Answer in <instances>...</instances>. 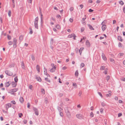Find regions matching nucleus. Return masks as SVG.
Masks as SVG:
<instances>
[{"instance_id": "obj_1", "label": "nucleus", "mask_w": 125, "mask_h": 125, "mask_svg": "<svg viewBox=\"0 0 125 125\" xmlns=\"http://www.w3.org/2000/svg\"><path fill=\"white\" fill-rule=\"evenodd\" d=\"M65 112L66 113L67 116L68 118H69L70 117L71 114L69 111L68 107L67 106H65L64 108Z\"/></svg>"}, {"instance_id": "obj_2", "label": "nucleus", "mask_w": 125, "mask_h": 125, "mask_svg": "<svg viewBox=\"0 0 125 125\" xmlns=\"http://www.w3.org/2000/svg\"><path fill=\"white\" fill-rule=\"evenodd\" d=\"M38 17H37L35 18L34 21V26L35 28L37 29L38 28Z\"/></svg>"}, {"instance_id": "obj_3", "label": "nucleus", "mask_w": 125, "mask_h": 125, "mask_svg": "<svg viewBox=\"0 0 125 125\" xmlns=\"http://www.w3.org/2000/svg\"><path fill=\"white\" fill-rule=\"evenodd\" d=\"M5 73L7 75L11 76L13 75V73L9 70H6L5 71Z\"/></svg>"}, {"instance_id": "obj_4", "label": "nucleus", "mask_w": 125, "mask_h": 125, "mask_svg": "<svg viewBox=\"0 0 125 125\" xmlns=\"http://www.w3.org/2000/svg\"><path fill=\"white\" fill-rule=\"evenodd\" d=\"M76 117L80 119L83 118L84 116L80 114H78L76 115Z\"/></svg>"}, {"instance_id": "obj_5", "label": "nucleus", "mask_w": 125, "mask_h": 125, "mask_svg": "<svg viewBox=\"0 0 125 125\" xmlns=\"http://www.w3.org/2000/svg\"><path fill=\"white\" fill-rule=\"evenodd\" d=\"M51 65L53 67L51 69L50 71V72H53L55 71L56 67L54 66V65L53 63H52L51 64Z\"/></svg>"}, {"instance_id": "obj_6", "label": "nucleus", "mask_w": 125, "mask_h": 125, "mask_svg": "<svg viewBox=\"0 0 125 125\" xmlns=\"http://www.w3.org/2000/svg\"><path fill=\"white\" fill-rule=\"evenodd\" d=\"M17 42V40L15 38L13 39V42H14L13 47L14 48L16 47Z\"/></svg>"}, {"instance_id": "obj_7", "label": "nucleus", "mask_w": 125, "mask_h": 125, "mask_svg": "<svg viewBox=\"0 0 125 125\" xmlns=\"http://www.w3.org/2000/svg\"><path fill=\"white\" fill-rule=\"evenodd\" d=\"M33 109L34 112V113L35 115L37 116L38 115H39V112L37 109L36 108L33 107Z\"/></svg>"}, {"instance_id": "obj_8", "label": "nucleus", "mask_w": 125, "mask_h": 125, "mask_svg": "<svg viewBox=\"0 0 125 125\" xmlns=\"http://www.w3.org/2000/svg\"><path fill=\"white\" fill-rule=\"evenodd\" d=\"M11 107V104L10 103H8L6 104V108L7 110L10 107Z\"/></svg>"}, {"instance_id": "obj_9", "label": "nucleus", "mask_w": 125, "mask_h": 125, "mask_svg": "<svg viewBox=\"0 0 125 125\" xmlns=\"http://www.w3.org/2000/svg\"><path fill=\"white\" fill-rule=\"evenodd\" d=\"M11 83V82L10 81H8L7 82L5 83V85L6 87H8L9 86Z\"/></svg>"}, {"instance_id": "obj_10", "label": "nucleus", "mask_w": 125, "mask_h": 125, "mask_svg": "<svg viewBox=\"0 0 125 125\" xmlns=\"http://www.w3.org/2000/svg\"><path fill=\"white\" fill-rule=\"evenodd\" d=\"M86 45L88 47H89L90 46V44L88 40H86Z\"/></svg>"}, {"instance_id": "obj_11", "label": "nucleus", "mask_w": 125, "mask_h": 125, "mask_svg": "<svg viewBox=\"0 0 125 125\" xmlns=\"http://www.w3.org/2000/svg\"><path fill=\"white\" fill-rule=\"evenodd\" d=\"M18 90V88H15L10 90V92H9V93H10V92L14 93L16 92Z\"/></svg>"}, {"instance_id": "obj_12", "label": "nucleus", "mask_w": 125, "mask_h": 125, "mask_svg": "<svg viewBox=\"0 0 125 125\" xmlns=\"http://www.w3.org/2000/svg\"><path fill=\"white\" fill-rule=\"evenodd\" d=\"M102 26V31H105L106 28V25L105 24H103Z\"/></svg>"}, {"instance_id": "obj_13", "label": "nucleus", "mask_w": 125, "mask_h": 125, "mask_svg": "<svg viewBox=\"0 0 125 125\" xmlns=\"http://www.w3.org/2000/svg\"><path fill=\"white\" fill-rule=\"evenodd\" d=\"M102 56L103 59L105 61L106 60V58L105 56V54L103 53H102Z\"/></svg>"}, {"instance_id": "obj_14", "label": "nucleus", "mask_w": 125, "mask_h": 125, "mask_svg": "<svg viewBox=\"0 0 125 125\" xmlns=\"http://www.w3.org/2000/svg\"><path fill=\"white\" fill-rule=\"evenodd\" d=\"M11 84L12 85V86L13 87H15L16 86L17 83L16 82H12L11 83Z\"/></svg>"}, {"instance_id": "obj_15", "label": "nucleus", "mask_w": 125, "mask_h": 125, "mask_svg": "<svg viewBox=\"0 0 125 125\" xmlns=\"http://www.w3.org/2000/svg\"><path fill=\"white\" fill-rule=\"evenodd\" d=\"M88 25L90 29L91 30H94V28L90 24H88Z\"/></svg>"}, {"instance_id": "obj_16", "label": "nucleus", "mask_w": 125, "mask_h": 125, "mask_svg": "<svg viewBox=\"0 0 125 125\" xmlns=\"http://www.w3.org/2000/svg\"><path fill=\"white\" fill-rule=\"evenodd\" d=\"M57 109L59 112H62V109L59 106L57 107Z\"/></svg>"}, {"instance_id": "obj_17", "label": "nucleus", "mask_w": 125, "mask_h": 125, "mask_svg": "<svg viewBox=\"0 0 125 125\" xmlns=\"http://www.w3.org/2000/svg\"><path fill=\"white\" fill-rule=\"evenodd\" d=\"M36 69L38 71V73L39 72H40V68L39 67L38 65H37L36 66Z\"/></svg>"}, {"instance_id": "obj_18", "label": "nucleus", "mask_w": 125, "mask_h": 125, "mask_svg": "<svg viewBox=\"0 0 125 125\" xmlns=\"http://www.w3.org/2000/svg\"><path fill=\"white\" fill-rule=\"evenodd\" d=\"M23 38V36L21 35L19 37V40L21 41L22 40Z\"/></svg>"}, {"instance_id": "obj_19", "label": "nucleus", "mask_w": 125, "mask_h": 125, "mask_svg": "<svg viewBox=\"0 0 125 125\" xmlns=\"http://www.w3.org/2000/svg\"><path fill=\"white\" fill-rule=\"evenodd\" d=\"M20 100L21 103L23 102L24 101V99L23 97H20Z\"/></svg>"}, {"instance_id": "obj_20", "label": "nucleus", "mask_w": 125, "mask_h": 125, "mask_svg": "<svg viewBox=\"0 0 125 125\" xmlns=\"http://www.w3.org/2000/svg\"><path fill=\"white\" fill-rule=\"evenodd\" d=\"M118 39L120 41H122V39L121 37L120 36H118Z\"/></svg>"}, {"instance_id": "obj_21", "label": "nucleus", "mask_w": 125, "mask_h": 125, "mask_svg": "<svg viewBox=\"0 0 125 125\" xmlns=\"http://www.w3.org/2000/svg\"><path fill=\"white\" fill-rule=\"evenodd\" d=\"M36 79L39 82H41V78L40 77H37Z\"/></svg>"}, {"instance_id": "obj_22", "label": "nucleus", "mask_w": 125, "mask_h": 125, "mask_svg": "<svg viewBox=\"0 0 125 125\" xmlns=\"http://www.w3.org/2000/svg\"><path fill=\"white\" fill-rule=\"evenodd\" d=\"M75 35L74 34H72L70 35L69 36V38H71L74 36Z\"/></svg>"}, {"instance_id": "obj_23", "label": "nucleus", "mask_w": 125, "mask_h": 125, "mask_svg": "<svg viewBox=\"0 0 125 125\" xmlns=\"http://www.w3.org/2000/svg\"><path fill=\"white\" fill-rule=\"evenodd\" d=\"M14 81L15 82H17L18 80V79L17 76L14 79Z\"/></svg>"}, {"instance_id": "obj_24", "label": "nucleus", "mask_w": 125, "mask_h": 125, "mask_svg": "<svg viewBox=\"0 0 125 125\" xmlns=\"http://www.w3.org/2000/svg\"><path fill=\"white\" fill-rule=\"evenodd\" d=\"M56 28L58 29H60L61 28V27L60 25L58 24H57L55 26Z\"/></svg>"}, {"instance_id": "obj_25", "label": "nucleus", "mask_w": 125, "mask_h": 125, "mask_svg": "<svg viewBox=\"0 0 125 125\" xmlns=\"http://www.w3.org/2000/svg\"><path fill=\"white\" fill-rule=\"evenodd\" d=\"M78 74V71L77 70L76 71L75 75V76H77Z\"/></svg>"}, {"instance_id": "obj_26", "label": "nucleus", "mask_w": 125, "mask_h": 125, "mask_svg": "<svg viewBox=\"0 0 125 125\" xmlns=\"http://www.w3.org/2000/svg\"><path fill=\"white\" fill-rule=\"evenodd\" d=\"M41 91L42 93L43 94H45V91L44 89H41Z\"/></svg>"}, {"instance_id": "obj_27", "label": "nucleus", "mask_w": 125, "mask_h": 125, "mask_svg": "<svg viewBox=\"0 0 125 125\" xmlns=\"http://www.w3.org/2000/svg\"><path fill=\"white\" fill-rule=\"evenodd\" d=\"M14 64L13 63H12L9 65V67L10 68H11L13 67H14Z\"/></svg>"}, {"instance_id": "obj_28", "label": "nucleus", "mask_w": 125, "mask_h": 125, "mask_svg": "<svg viewBox=\"0 0 125 125\" xmlns=\"http://www.w3.org/2000/svg\"><path fill=\"white\" fill-rule=\"evenodd\" d=\"M7 37L8 39V40H10L11 39V37L9 35H7Z\"/></svg>"}, {"instance_id": "obj_29", "label": "nucleus", "mask_w": 125, "mask_h": 125, "mask_svg": "<svg viewBox=\"0 0 125 125\" xmlns=\"http://www.w3.org/2000/svg\"><path fill=\"white\" fill-rule=\"evenodd\" d=\"M13 43V42L11 41H9L8 42V44L9 45H12Z\"/></svg>"}, {"instance_id": "obj_30", "label": "nucleus", "mask_w": 125, "mask_h": 125, "mask_svg": "<svg viewBox=\"0 0 125 125\" xmlns=\"http://www.w3.org/2000/svg\"><path fill=\"white\" fill-rule=\"evenodd\" d=\"M105 69V67L104 66H102L101 68H100V69L101 70H104Z\"/></svg>"}, {"instance_id": "obj_31", "label": "nucleus", "mask_w": 125, "mask_h": 125, "mask_svg": "<svg viewBox=\"0 0 125 125\" xmlns=\"http://www.w3.org/2000/svg\"><path fill=\"white\" fill-rule=\"evenodd\" d=\"M85 65L83 63H82L81 64L80 66L81 67H83Z\"/></svg>"}, {"instance_id": "obj_32", "label": "nucleus", "mask_w": 125, "mask_h": 125, "mask_svg": "<svg viewBox=\"0 0 125 125\" xmlns=\"http://www.w3.org/2000/svg\"><path fill=\"white\" fill-rule=\"evenodd\" d=\"M11 11L10 10H9V11L8 13V15L10 17L11 16Z\"/></svg>"}, {"instance_id": "obj_33", "label": "nucleus", "mask_w": 125, "mask_h": 125, "mask_svg": "<svg viewBox=\"0 0 125 125\" xmlns=\"http://www.w3.org/2000/svg\"><path fill=\"white\" fill-rule=\"evenodd\" d=\"M21 66L22 68L24 69L25 67L24 63L22 62L21 63Z\"/></svg>"}, {"instance_id": "obj_34", "label": "nucleus", "mask_w": 125, "mask_h": 125, "mask_svg": "<svg viewBox=\"0 0 125 125\" xmlns=\"http://www.w3.org/2000/svg\"><path fill=\"white\" fill-rule=\"evenodd\" d=\"M119 3L120 4L122 5H123V4H124V3L123 2V1H119Z\"/></svg>"}, {"instance_id": "obj_35", "label": "nucleus", "mask_w": 125, "mask_h": 125, "mask_svg": "<svg viewBox=\"0 0 125 125\" xmlns=\"http://www.w3.org/2000/svg\"><path fill=\"white\" fill-rule=\"evenodd\" d=\"M106 20H104V21L101 23V25L104 24H106Z\"/></svg>"}, {"instance_id": "obj_36", "label": "nucleus", "mask_w": 125, "mask_h": 125, "mask_svg": "<svg viewBox=\"0 0 125 125\" xmlns=\"http://www.w3.org/2000/svg\"><path fill=\"white\" fill-rule=\"evenodd\" d=\"M83 49V48H81L79 50V52L80 53V55H81V52H82V51Z\"/></svg>"}, {"instance_id": "obj_37", "label": "nucleus", "mask_w": 125, "mask_h": 125, "mask_svg": "<svg viewBox=\"0 0 125 125\" xmlns=\"http://www.w3.org/2000/svg\"><path fill=\"white\" fill-rule=\"evenodd\" d=\"M45 69V70L46 71H44V74H46V75H47V72L46 69V68H44V70Z\"/></svg>"}, {"instance_id": "obj_38", "label": "nucleus", "mask_w": 125, "mask_h": 125, "mask_svg": "<svg viewBox=\"0 0 125 125\" xmlns=\"http://www.w3.org/2000/svg\"><path fill=\"white\" fill-rule=\"evenodd\" d=\"M82 94V91H80L79 92V94H78L79 96H81V94Z\"/></svg>"}, {"instance_id": "obj_39", "label": "nucleus", "mask_w": 125, "mask_h": 125, "mask_svg": "<svg viewBox=\"0 0 125 125\" xmlns=\"http://www.w3.org/2000/svg\"><path fill=\"white\" fill-rule=\"evenodd\" d=\"M45 80L47 82H50V80H48V78H45Z\"/></svg>"}, {"instance_id": "obj_40", "label": "nucleus", "mask_w": 125, "mask_h": 125, "mask_svg": "<svg viewBox=\"0 0 125 125\" xmlns=\"http://www.w3.org/2000/svg\"><path fill=\"white\" fill-rule=\"evenodd\" d=\"M60 113V116L62 117L63 116V113L62 112H59Z\"/></svg>"}, {"instance_id": "obj_41", "label": "nucleus", "mask_w": 125, "mask_h": 125, "mask_svg": "<svg viewBox=\"0 0 125 125\" xmlns=\"http://www.w3.org/2000/svg\"><path fill=\"white\" fill-rule=\"evenodd\" d=\"M110 61L114 63V61L113 59L112 58H110Z\"/></svg>"}, {"instance_id": "obj_42", "label": "nucleus", "mask_w": 125, "mask_h": 125, "mask_svg": "<svg viewBox=\"0 0 125 125\" xmlns=\"http://www.w3.org/2000/svg\"><path fill=\"white\" fill-rule=\"evenodd\" d=\"M11 102L13 104H16V102L15 101H14V100H13V101H11Z\"/></svg>"}, {"instance_id": "obj_43", "label": "nucleus", "mask_w": 125, "mask_h": 125, "mask_svg": "<svg viewBox=\"0 0 125 125\" xmlns=\"http://www.w3.org/2000/svg\"><path fill=\"white\" fill-rule=\"evenodd\" d=\"M32 30L30 28V31L29 32V33L30 34H32Z\"/></svg>"}, {"instance_id": "obj_44", "label": "nucleus", "mask_w": 125, "mask_h": 125, "mask_svg": "<svg viewBox=\"0 0 125 125\" xmlns=\"http://www.w3.org/2000/svg\"><path fill=\"white\" fill-rule=\"evenodd\" d=\"M111 95V94H106V96L107 97H108L110 96Z\"/></svg>"}, {"instance_id": "obj_45", "label": "nucleus", "mask_w": 125, "mask_h": 125, "mask_svg": "<svg viewBox=\"0 0 125 125\" xmlns=\"http://www.w3.org/2000/svg\"><path fill=\"white\" fill-rule=\"evenodd\" d=\"M53 40L52 38L51 40L50 43L51 44H53Z\"/></svg>"}, {"instance_id": "obj_46", "label": "nucleus", "mask_w": 125, "mask_h": 125, "mask_svg": "<svg viewBox=\"0 0 125 125\" xmlns=\"http://www.w3.org/2000/svg\"><path fill=\"white\" fill-rule=\"evenodd\" d=\"M98 94L101 97H103L102 94L98 92Z\"/></svg>"}, {"instance_id": "obj_47", "label": "nucleus", "mask_w": 125, "mask_h": 125, "mask_svg": "<svg viewBox=\"0 0 125 125\" xmlns=\"http://www.w3.org/2000/svg\"><path fill=\"white\" fill-rule=\"evenodd\" d=\"M23 122L24 123V124H26L27 123V121L26 120H24L23 121Z\"/></svg>"}, {"instance_id": "obj_48", "label": "nucleus", "mask_w": 125, "mask_h": 125, "mask_svg": "<svg viewBox=\"0 0 125 125\" xmlns=\"http://www.w3.org/2000/svg\"><path fill=\"white\" fill-rule=\"evenodd\" d=\"M122 115V114L121 113H120L118 114V117H119Z\"/></svg>"}, {"instance_id": "obj_49", "label": "nucleus", "mask_w": 125, "mask_h": 125, "mask_svg": "<svg viewBox=\"0 0 125 125\" xmlns=\"http://www.w3.org/2000/svg\"><path fill=\"white\" fill-rule=\"evenodd\" d=\"M124 53H119V55L120 56H121L124 55Z\"/></svg>"}, {"instance_id": "obj_50", "label": "nucleus", "mask_w": 125, "mask_h": 125, "mask_svg": "<svg viewBox=\"0 0 125 125\" xmlns=\"http://www.w3.org/2000/svg\"><path fill=\"white\" fill-rule=\"evenodd\" d=\"M41 23H42V22H43V18L42 17H41Z\"/></svg>"}, {"instance_id": "obj_51", "label": "nucleus", "mask_w": 125, "mask_h": 125, "mask_svg": "<svg viewBox=\"0 0 125 125\" xmlns=\"http://www.w3.org/2000/svg\"><path fill=\"white\" fill-rule=\"evenodd\" d=\"M110 78V76H108L106 77V79L107 80V81H108V80H109Z\"/></svg>"}, {"instance_id": "obj_52", "label": "nucleus", "mask_w": 125, "mask_h": 125, "mask_svg": "<svg viewBox=\"0 0 125 125\" xmlns=\"http://www.w3.org/2000/svg\"><path fill=\"white\" fill-rule=\"evenodd\" d=\"M90 116L91 117H92L93 116V114L92 112H91L90 114Z\"/></svg>"}, {"instance_id": "obj_53", "label": "nucleus", "mask_w": 125, "mask_h": 125, "mask_svg": "<svg viewBox=\"0 0 125 125\" xmlns=\"http://www.w3.org/2000/svg\"><path fill=\"white\" fill-rule=\"evenodd\" d=\"M73 10V7H71L70 9V10L71 11H72Z\"/></svg>"}, {"instance_id": "obj_54", "label": "nucleus", "mask_w": 125, "mask_h": 125, "mask_svg": "<svg viewBox=\"0 0 125 125\" xmlns=\"http://www.w3.org/2000/svg\"><path fill=\"white\" fill-rule=\"evenodd\" d=\"M69 20H70V21L71 22H73V19L72 18H70Z\"/></svg>"}, {"instance_id": "obj_55", "label": "nucleus", "mask_w": 125, "mask_h": 125, "mask_svg": "<svg viewBox=\"0 0 125 125\" xmlns=\"http://www.w3.org/2000/svg\"><path fill=\"white\" fill-rule=\"evenodd\" d=\"M101 105L103 107H104L105 105V104L104 103H101Z\"/></svg>"}, {"instance_id": "obj_56", "label": "nucleus", "mask_w": 125, "mask_h": 125, "mask_svg": "<svg viewBox=\"0 0 125 125\" xmlns=\"http://www.w3.org/2000/svg\"><path fill=\"white\" fill-rule=\"evenodd\" d=\"M31 58L33 61H34L35 60V58L34 56L32 55L31 56Z\"/></svg>"}, {"instance_id": "obj_57", "label": "nucleus", "mask_w": 125, "mask_h": 125, "mask_svg": "<svg viewBox=\"0 0 125 125\" xmlns=\"http://www.w3.org/2000/svg\"><path fill=\"white\" fill-rule=\"evenodd\" d=\"M103 108H101V109L100 110V112L101 113H102L103 112Z\"/></svg>"}, {"instance_id": "obj_58", "label": "nucleus", "mask_w": 125, "mask_h": 125, "mask_svg": "<svg viewBox=\"0 0 125 125\" xmlns=\"http://www.w3.org/2000/svg\"><path fill=\"white\" fill-rule=\"evenodd\" d=\"M19 116L20 117H21V116H22L23 115L22 113H21L20 114H19Z\"/></svg>"}, {"instance_id": "obj_59", "label": "nucleus", "mask_w": 125, "mask_h": 125, "mask_svg": "<svg viewBox=\"0 0 125 125\" xmlns=\"http://www.w3.org/2000/svg\"><path fill=\"white\" fill-rule=\"evenodd\" d=\"M94 11V10H92V9H90L89 10V12H93V11Z\"/></svg>"}, {"instance_id": "obj_60", "label": "nucleus", "mask_w": 125, "mask_h": 125, "mask_svg": "<svg viewBox=\"0 0 125 125\" xmlns=\"http://www.w3.org/2000/svg\"><path fill=\"white\" fill-rule=\"evenodd\" d=\"M122 44L120 42H119L118 44V46L119 47H121Z\"/></svg>"}, {"instance_id": "obj_61", "label": "nucleus", "mask_w": 125, "mask_h": 125, "mask_svg": "<svg viewBox=\"0 0 125 125\" xmlns=\"http://www.w3.org/2000/svg\"><path fill=\"white\" fill-rule=\"evenodd\" d=\"M27 107L28 108H29L30 107V104L29 103H28L27 104Z\"/></svg>"}, {"instance_id": "obj_62", "label": "nucleus", "mask_w": 125, "mask_h": 125, "mask_svg": "<svg viewBox=\"0 0 125 125\" xmlns=\"http://www.w3.org/2000/svg\"><path fill=\"white\" fill-rule=\"evenodd\" d=\"M79 6L81 8V9H82L83 8V5L82 4H81V5H80V6Z\"/></svg>"}, {"instance_id": "obj_63", "label": "nucleus", "mask_w": 125, "mask_h": 125, "mask_svg": "<svg viewBox=\"0 0 125 125\" xmlns=\"http://www.w3.org/2000/svg\"><path fill=\"white\" fill-rule=\"evenodd\" d=\"M33 86H32L31 85H30L29 86V88L31 89H32Z\"/></svg>"}, {"instance_id": "obj_64", "label": "nucleus", "mask_w": 125, "mask_h": 125, "mask_svg": "<svg viewBox=\"0 0 125 125\" xmlns=\"http://www.w3.org/2000/svg\"><path fill=\"white\" fill-rule=\"evenodd\" d=\"M121 80L125 82V78H123L121 79Z\"/></svg>"}]
</instances>
